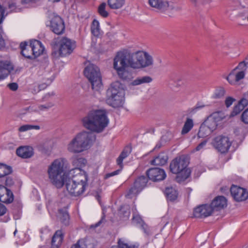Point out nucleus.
I'll use <instances>...</instances> for the list:
<instances>
[{
	"label": "nucleus",
	"instance_id": "f257e3e1",
	"mask_svg": "<svg viewBox=\"0 0 248 248\" xmlns=\"http://www.w3.org/2000/svg\"><path fill=\"white\" fill-rule=\"evenodd\" d=\"M66 162L63 158L55 159L48 167L49 178L57 188H62L65 184L66 189L71 196H78L85 191L87 184L66 181L67 175L63 173V167Z\"/></svg>",
	"mask_w": 248,
	"mask_h": 248
},
{
	"label": "nucleus",
	"instance_id": "f03ea898",
	"mask_svg": "<svg viewBox=\"0 0 248 248\" xmlns=\"http://www.w3.org/2000/svg\"><path fill=\"white\" fill-rule=\"evenodd\" d=\"M83 126L91 132L96 133L102 132L109 123L105 110H92L82 118Z\"/></svg>",
	"mask_w": 248,
	"mask_h": 248
},
{
	"label": "nucleus",
	"instance_id": "7ed1b4c3",
	"mask_svg": "<svg viewBox=\"0 0 248 248\" xmlns=\"http://www.w3.org/2000/svg\"><path fill=\"white\" fill-rule=\"evenodd\" d=\"M188 164V159L185 156L176 157L170 162V170L172 173L177 175V182H183L190 176L191 170L187 168Z\"/></svg>",
	"mask_w": 248,
	"mask_h": 248
},
{
	"label": "nucleus",
	"instance_id": "20e7f679",
	"mask_svg": "<svg viewBox=\"0 0 248 248\" xmlns=\"http://www.w3.org/2000/svg\"><path fill=\"white\" fill-rule=\"evenodd\" d=\"M95 140V136L92 132H82L70 142L68 150L72 153H80L87 149Z\"/></svg>",
	"mask_w": 248,
	"mask_h": 248
},
{
	"label": "nucleus",
	"instance_id": "39448f33",
	"mask_svg": "<svg viewBox=\"0 0 248 248\" xmlns=\"http://www.w3.org/2000/svg\"><path fill=\"white\" fill-rule=\"evenodd\" d=\"M106 94V103L110 106L116 108L123 105L124 101V91L119 82L111 83L107 90Z\"/></svg>",
	"mask_w": 248,
	"mask_h": 248
},
{
	"label": "nucleus",
	"instance_id": "423d86ee",
	"mask_svg": "<svg viewBox=\"0 0 248 248\" xmlns=\"http://www.w3.org/2000/svg\"><path fill=\"white\" fill-rule=\"evenodd\" d=\"M84 74L91 84L93 90L98 91L102 87V77L98 66L89 64L84 70Z\"/></svg>",
	"mask_w": 248,
	"mask_h": 248
},
{
	"label": "nucleus",
	"instance_id": "0eeeda50",
	"mask_svg": "<svg viewBox=\"0 0 248 248\" xmlns=\"http://www.w3.org/2000/svg\"><path fill=\"white\" fill-rule=\"evenodd\" d=\"M129 55L130 60H129V62L132 68L146 67L153 64V57L147 52L143 53L142 51L129 52Z\"/></svg>",
	"mask_w": 248,
	"mask_h": 248
},
{
	"label": "nucleus",
	"instance_id": "6e6552de",
	"mask_svg": "<svg viewBox=\"0 0 248 248\" xmlns=\"http://www.w3.org/2000/svg\"><path fill=\"white\" fill-rule=\"evenodd\" d=\"M55 46H58V51H53L52 55L53 57H56L57 53L60 57H64L71 54L74 49L76 47V42L67 37H62L58 43H55L54 48H55Z\"/></svg>",
	"mask_w": 248,
	"mask_h": 248
},
{
	"label": "nucleus",
	"instance_id": "1a4fd4ad",
	"mask_svg": "<svg viewBox=\"0 0 248 248\" xmlns=\"http://www.w3.org/2000/svg\"><path fill=\"white\" fill-rule=\"evenodd\" d=\"M129 51L127 50L118 51L113 59V68L115 70L119 69L121 71L122 69L128 67L132 68L129 62L130 59Z\"/></svg>",
	"mask_w": 248,
	"mask_h": 248
},
{
	"label": "nucleus",
	"instance_id": "9d476101",
	"mask_svg": "<svg viewBox=\"0 0 248 248\" xmlns=\"http://www.w3.org/2000/svg\"><path fill=\"white\" fill-rule=\"evenodd\" d=\"M50 30L57 35L62 34L65 31V24L63 19L55 13L49 15Z\"/></svg>",
	"mask_w": 248,
	"mask_h": 248
},
{
	"label": "nucleus",
	"instance_id": "9b49d317",
	"mask_svg": "<svg viewBox=\"0 0 248 248\" xmlns=\"http://www.w3.org/2000/svg\"><path fill=\"white\" fill-rule=\"evenodd\" d=\"M149 180L147 176L141 175L138 177L132 186L127 191L125 197L131 199L133 196L137 195L146 186Z\"/></svg>",
	"mask_w": 248,
	"mask_h": 248
},
{
	"label": "nucleus",
	"instance_id": "f8f14e48",
	"mask_svg": "<svg viewBox=\"0 0 248 248\" xmlns=\"http://www.w3.org/2000/svg\"><path fill=\"white\" fill-rule=\"evenodd\" d=\"M213 146L221 153L228 152L232 145L228 137L219 135L215 137L213 141Z\"/></svg>",
	"mask_w": 248,
	"mask_h": 248
},
{
	"label": "nucleus",
	"instance_id": "ddd939ff",
	"mask_svg": "<svg viewBox=\"0 0 248 248\" xmlns=\"http://www.w3.org/2000/svg\"><path fill=\"white\" fill-rule=\"evenodd\" d=\"M146 175L149 180L154 182L162 181L166 177L165 170L158 167L149 169L146 171Z\"/></svg>",
	"mask_w": 248,
	"mask_h": 248
},
{
	"label": "nucleus",
	"instance_id": "4468645a",
	"mask_svg": "<svg viewBox=\"0 0 248 248\" xmlns=\"http://www.w3.org/2000/svg\"><path fill=\"white\" fill-rule=\"evenodd\" d=\"M231 195L238 202L246 201L248 198V191L245 188L232 185L230 188Z\"/></svg>",
	"mask_w": 248,
	"mask_h": 248
},
{
	"label": "nucleus",
	"instance_id": "2eb2a0df",
	"mask_svg": "<svg viewBox=\"0 0 248 248\" xmlns=\"http://www.w3.org/2000/svg\"><path fill=\"white\" fill-rule=\"evenodd\" d=\"M213 211L211 206L208 204L200 205L195 208L193 211V216L196 218H205L212 215Z\"/></svg>",
	"mask_w": 248,
	"mask_h": 248
},
{
	"label": "nucleus",
	"instance_id": "dca6fc26",
	"mask_svg": "<svg viewBox=\"0 0 248 248\" xmlns=\"http://www.w3.org/2000/svg\"><path fill=\"white\" fill-rule=\"evenodd\" d=\"M209 205L213 212L218 211L226 207L227 200L223 196H217L213 200Z\"/></svg>",
	"mask_w": 248,
	"mask_h": 248
},
{
	"label": "nucleus",
	"instance_id": "f3484780",
	"mask_svg": "<svg viewBox=\"0 0 248 248\" xmlns=\"http://www.w3.org/2000/svg\"><path fill=\"white\" fill-rule=\"evenodd\" d=\"M14 70L13 66L8 61H3L0 57V80L6 78Z\"/></svg>",
	"mask_w": 248,
	"mask_h": 248
},
{
	"label": "nucleus",
	"instance_id": "a211bd4d",
	"mask_svg": "<svg viewBox=\"0 0 248 248\" xmlns=\"http://www.w3.org/2000/svg\"><path fill=\"white\" fill-rule=\"evenodd\" d=\"M77 172L76 174H72V178H70L67 177L66 181L87 184L88 175L84 171L80 170V171H76Z\"/></svg>",
	"mask_w": 248,
	"mask_h": 248
},
{
	"label": "nucleus",
	"instance_id": "6ab92c4d",
	"mask_svg": "<svg viewBox=\"0 0 248 248\" xmlns=\"http://www.w3.org/2000/svg\"><path fill=\"white\" fill-rule=\"evenodd\" d=\"M16 154L22 158H31L34 154L33 149L30 146H20L16 149Z\"/></svg>",
	"mask_w": 248,
	"mask_h": 248
},
{
	"label": "nucleus",
	"instance_id": "aec40b11",
	"mask_svg": "<svg viewBox=\"0 0 248 248\" xmlns=\"http://www.w3.org/2000/svg\"><path fill=\"white\" fill-rule=\"evenodd\" d=\"M19 46L21 49V54L23 57L30 60L34 59V57L32 54V50L31 43L28 45L27 42H22L20 44Z\"/></svg>",
	"mask_w": 248,
	"mask_h": 248
},
{
	"label": "nucleus",
	"instance_id": "412c9836",
	"mask_svg": "<svg viewBox=\"0 0 248 248\" xmlns=\"http://www.w3.org/2000/svg\"><path fill=\"white\" fill-rule=\"evenodd\" d=\"M87 162L86 160L83 157L72 158V164L74 168L70 170V174L76 173V171L82 170L81 168L83 167Z\"/></svg>",
	"mask_w": 248,
	"mask_h": 248
},
{
	"label": "nucleus",
	"instance_id": "4be33fe9",
	"mask_svg": "<svg viewBox=\"0 0 248 248\" xmlns=\"http://www.w3.org/2000/svg\"><path fill=\"white\" fill-rule=\"evenodd\" d=\"M30 42L32 50V54H33L35 59L43 53L44 47L40 41L34 40H31Z\"/></svg>",
	"mask_w": 248,
	"mask_h": 248
},
{
	"label": "nucleus",
	"instance_id": "5701e85b",
	"mask_svg": "<svg viewBox=\"0 0 248 248\" xmlns=\"http://www.w3.org/2000/svg\"><path fill=\"white\" fill-rule=\"evenodd\" d=\"M58 217L64 225L68 226L69 224L70 215L67 207H64L58 209Z\"/></svg>",
	"mask_w": 248,
	"mask_h": 248
},
{
	"label": "nucleus",
	"instance_id": "b1692460",
	"mask_svg": "<svg viewBox=\"0 0 248 248\" xmlns=\"http://www.w3.org/2000/svg\"><path fill=\"white\" fill-rule=\"evenodd\" d=\"M218 112H215L212 114L204 123L207 124L210 130L213 132L217 126V122L219 121L220 119L218 118Z\"/></svg>",
	"mask_w": 248,
	"mask_h": 248
},
{
	"label": "nucleus",
	"instance_id": "393cba45",
	"mask_svg": "<svg viewBox=\"0 0 248 248\" xmlns=\"http://www.w3.org/2000/svg\"><path fill=\"white\" fill-rule=\"evenodd\" d=\"M149 4L151 6L160 11L167 10L169 5L168 1L162 0H149Z\"/></svg>",
	"mask_w": 248,
	"mask_h": 248
},
{
	"label": "nucleus",
	"instance_id": "a878e982",
	"mask_svg": "<svg viewBox=\"0 0 248 248\" xmlns=\"http://www.w3.org/2000/svg\"><path fill=\"white\" fill-rule=\"evenodd\" d=\"M63 236L64 235L62 230H57L56 231L52 238V246L58 248L62 243L63 239Z\"/></svg>",
	"mask_w": 248,
	"mask_h": 248
},
{
	"label": "nucleus",
	"instance_id": "bb28decb",
	"mask_svg": "<svg viewBox=\"0 0 248 248\" xmlns=\"http://www.w3.org/2000/svg\"><path fill=\"white\" fill-rule=\"evenodd\" d=\"M168 159V155L164 153H161L151 160V164L153 165L163 166L167 163Z\"/></svg>",
	"mask_w": 248,
	"mask_h": 248
},
{
	"label": "nucleus",
	"instance_id": "cd10ccee",
	"mask_svg": "<svg viewBox=\"0 0 248 248\" xmlns=\"http://www.w3.org/2000/svg\"><path fill=\"white\" fill-rule=\"evenodd\" d=\"M77 244L79 248H94V246L93 239L89 238L80 239Z\"/></svg>",
	"mask_w": 248,
	"mask_h": 248
},
{
	"label": "nucleus",
	"instance_id": "c85d7f7f",
	"mask_svg": "<svg viewBox=\"0 0 248 248\" xmlns=\"http://www.w3.org/2000/svg\"><path fill=\"white\" fill-rule=\"evenodd\" d=\"M247 106L246 100L245 99H243V98H242L238 102V104L234 107L231 113L230 117H234L240 113Z\"/></svg>",
	"mask_w": 248,
	"mask_h": 248
},
{
	"label": "nucleus",
	"instance_id": "c756f323",
	"mask_svg": "<svg viewBox=\"0 0 248 248\" xmlns=\"http://www.w3.org/2000/svg\"><path fill=\"white\" fill-rule=\"evenodd\" d=\"M130 214V210L128 206H121L118 213L120 219L123 221L127 220Z\"/></svg>",
	"mask_w": 248,
	"mask_h": 248
},
{
	"label": "nucleus",
	"instance_id": "7c9ffc66",
	"mask_svg": "<svg viewBox=\"0 0 248 248\" xmlns=\"http://www.w3.org/2000/svg\"><path fill=\"white\" fill-rule=\"evenodd\" d=\"M117 72L119 78L123 80L130 81L133 78L132 74L131 72L126 70V68L115 70Z\"/></svg>",
	"mask_w": 248,
	"mask_h": 248
},
{
	"label": "nucleus",
	"instance_id": "2f4dec72",
	"mask_svg": "<svg viewBox=\"0 0 248 248\" xmlns=\"http://www.w3.org/2000/svg\"><path fill=\"white\" fill-rule=\"evenodd\" d=\"M208 126L207 124L204 123L201 125L198 133L199 138L206 137L212 133Z\"/></svg>",
	"mask_w": 248,
	"mask_h": 248
},
{
	"label": "nucleus",
	"instance_id": "473e14b6",
	"mask_svg": "<svg viewBox=\"0 0 248 248\" xmlns=\"http://www.w3.org/2000/svg\"><path fill=\"white\" fill-rule=\"evenodd\" d=\"M164 193L167 199L170 201H175L178 197L177 191L172 187L166 188Z\"/></svg>",
	"mask_w": 248,
	"mask_h": 248
},
{
	"label": "nucleus",
	"instance_id": "72a5a7b5",
	"mask_svg": "<svg viewBox=\"0 0 248 248\" xmlns=\"http://www.w3.org/2000/svg\"><path fill=\"white\" fill-rule=\"evenodd\" d=\"M108 5L111 9H121L125 4V0H108Z\"/></svg>",
	"mask_w": 248,
	"mask_h": 248
},
{
	"label": "nucleus",
	"instance_id": "f704fd0d",
	"mask_svg": "<svg viewBox=\"0 0 248 248\" xmlns=\"http://www.w3.org/2000/svg\"><path fill=\"white\" fill-rule=\"evenodd\" d=\"M152 78L150 76H146L142 77H138L131 83V85L132 86H137L144 83H149L152 82Z\"/></svg>",
	"mask_w": 248,
	"mask_h": 248
},
{
	"label": "nucleus",
	"instance_id": "c9c22d12",
	"mask_svg": "<svg viewBox=\"0 0 248 248\" xmlns=\"http://www.w3.org/2000/svg\"><path fill=\"white\" fill-rule=\"evenodd\" d=\"M14 197L13 192L10 190L6 194L0 196V202L5 203H10L14 201Z\"/></svg>",
	"mask_w": 248,
	"mask_h": 248
},
{
	"label": "nucleus",
	"instance_id": "e433bc0d",
	"mask_svg": "<svg viewBox=\"0 0 248 248\" xmlns=\"http://www.w3.org/2000/svg\"><path fill=\"white\" fill-rule=\"evenodd\" d=\"M13 171L11 166L0 163V178L11 174Z\"/></svg>",
	"mask_w": 248,
	"mask_h": 248
},
{
	"label": "nucleus",
	"instance_id": "4c0bfd02",
	"mask_svg": "<svg viewBox=\"0 0 248 248\" xmlns=\"http://www.w3.org/2000/svg\"><path fill=\"white\" fill-rule=\"evenodd\" d=\"M193 122L191 119L187 118L182 128L181 134L185 135L190 131L193 126Z\"/></svg>",
	"mask_w": 248,
	"mask_h": 248
},
{
	"label": "nucleus",
	"instance_id": "58836bf2",
	"mask_svg": "<svg viewBox=\"0 0 248 248\" xmlns=\"http://www.w3.org/2000/svg\"><path fill=\"white\" fill-rule=\"evenodd\" d=\"M100 26L99 22L94 19L91 25L92 33L95 36L98 37L100 35Z\"/></svg>",
	"mask_w": 248,
	"mask_h": 248
},
{
	"label": "nucleus",
	"instance_id": "ea45409f",
	"mask_svg": "<svg viewBox=\"0 0 248 248\" xmlns=\"http://www.w3.org/2000/svg\"><path fill=\"white\" fill-rule=\"evenodd\" d=\"M117 246H113L110 248H138L139 245H128L121 239H119Z\"/></svg>",
	"mask_w": 248,
	"mask_h": 248
},
{
	"label": "nucleus",
	"instance_id": "a19ab883",
	"mask_svg": "<svg viewBox=\"0 0 248 248\" xmlns=\"http://www.w3.org/2000/svg\"><path fill=\"white\" fill-rule=\"evenodd\" d=\"M206 106H208V105H204L201 102H198L194 108L188 109V113L190 115H193L195 114L198 110L202 109Z\"/></svg>",
	"mask_w": 248,
	"mask_h": 248
},
{
	"label": "nucleus",
	"instance_id": "79ce46f5",
	"mask_svg": "<svg viewBox=\"0 0 248 248\" xmlns=\"http://www.w3.org/2000/svg\"><path fill=\"white\" fill-rule=\"evenodd\" d=\"M225 93V90L223 87H218L215 91L213 97L216 99H219L223 97Z\"/></svg>",
	"mask_w": 248,
	"mask_h": 248
},
{
	"label": "nucleus",
	"instance_id": "37998d69",
	"mask_svg": "<svg viewBox=\"0 0 248 248\" xmlns=\"http://www.w3.org/2000/svg\"><path fill=\"white\" fill-rule=\"evenodd\" d=\"M106 3L102 2L98 8V12L103 17H107L108 16V13L106 10Z\"/></svg>",
	"mask_w": 248,
	"mask_h": 248
},
{
	"label": "nucleus",
	"instance_id": "c03bdc74",
	"mask_svg": "<svg viewBox=\"0 0 248 248\" xmlns=\"http://www.w3.org/2000/svg\"><path fill=\"white\" fill-rule=\"evenodd\" d=\"M33 129L38 130L40 129V126L39 125L25 124L21 126L19 128L18 130L20 132H24Z\"/></svg>",
	"mask_w": 248,
	"mask_h": 248
},
{
	"label": "nucleus",
	"instance_id": "a18cd8bd",
	"mask_svg": "<svg viewBox=\"0 0 248 248\" xmlns=\"http://www.w3.org/2000/svg\"><path fill=\"white\" fill-rule=\"evenodd\" d=\"M234 71L235 69L232 71L226 78L228 82L232 85L234 84L236 82V80H235Z\"/></svg>",
	"mask_w": 248,
	"mask_h": 248
},
{
	"label": "nucleus",
	"instance_id": "49530a36",
	"mask_svg": "<svg viewBox=\"0 0 248 248\" xmlns=\"http://www.w3.org/2000/svg\"><path fill=\"white\" fill-rule=\"evenodd\" d=\"M132 221L133 224L140 225L144 223L142 218L139 216H133Z\"/></svg>",
	"mask_w": 248,
	"mask_h": 248
},
{
	"label": "nucleus",
	"instance_id": "de8ad7c7",
	"mask_svg": "<svg viewBox=\"0 0 248 248\" xmlns=\"http://www.w3.org/2000/svg\"><path fill=\"white\" fill-rule=\"evenodd\" d=\"M241 120L245 124H248V108L246 109L242 114Z\"/></svg>",
	"mask_w": 248,
	"mask_h": 248
},
{
	"label": "nucleus",
	"instance_id": "09e8293b",
	"mask_svg": "<svg viewBox=\"0 0 248 248\" xmlns=\"http://www.w3.org/2000/svg\"><path fill=\"white\" fill-rule=\"evenodd\" d=\"M102 214H103V215L101 217V219L98 222L96 223L95 224L92 225L91 226V228H95L99 226L101 224L105 223V222L106 221V220H105L106 216H105V213L104 212H103Z\"/></svg>",
	"mask_w": 248,
	"mask_h": 248
},
{
	"label": "nucleus",
	"instance_id": "8fccbe9b",
	"mask_svg": "<svg viewBox=\"0 0 248 248\" xmlns=\"http://www.w3.org/2000/svg\"><path fill=\"white\" fill-rule=\"evenodd\" d=\"M140 227L143 230V232L147 235H149L150 234V230L148 225L144 222L141 225Z\"/></svg>",
	"mask_w": 248,
	"mask_h": 248
},
{
	"label": "nucleus",
	"instance_id": "3c124183",
	"mask_svg": "<svg viewBox=\"0 0 248 248\" xmlns=\"http://www.w3.org/2000/svg\"><path fill=\"white\" fill-rule=\"evenodd\" d=\"M235 80H236V82H238L241 79L244 78L245 77V73L244 71H242L238 72L236 74H235Z\"/></svg>",
	"mask_w": 248,
	"mask_h": 248
},
{
	"label": "nucleus",
	"instance_id": "603ef678",
	"mask_svg": "<svg viewBox=\"0 0 248 248\" xmlns=\"http://www.w3.org/2000/svg\"><path fill=\"white\" fill-rule=\"evenodd\" d=\"M121 170V169H118V170H116L115 171H114L113 172L107 173L104 176V179H108V178H109L110 177H112V176H113L114 175H117V174H118L119 173V172H120Z\"/></svg>",
	"mask_w": 248,
	"mask_h": 248
},
{
	"label": "nucleus",
	"instance_id": "864d4df0",
	"mask_svg": "<svg viewBox=\"0 0 248 248\" xmlns=\"http://www.w3.org/2000/svg\"><path fill=\"white\" fill-rule=\"evenodd\" d=\"M235 100V99L232 97H227L225 102L226 106L227 108L230 107Z\"/></svg>",
	"mask_w": 248,
	"mask_h": 248
},
{
	"label": "nucleus",
	"instance_id": "5fc2aeb1",
	"mask_svg": "<svg viewBox=\"0 0 248 248\" xmlns=\"http://www.w3.org/2000/svg\"><path fill=\"white\" fill-rule=\"evenodd\" d=\"M14 184V182L13 179L10 177H6V179L5 180V185L8 186H11Z\"/></svg>",
	"mask_w": 248,
	"mask_h": 248
},
{
	"label": "nucleus",
	"instance_id": "6e6d98bb",
	"mask_svg": "<svg viewBox=\"0 0 248 248\" xmlns=\"http://www.w3.org/2000/svg\"><path fill=\"white\" fill-rule=\"evenodd\" d=\"M7 210L5 206L0 203V216H3L6 213Z\"/></svg>",
	"mask_w": 248,
	"mask_h": 248
},
{
	"label": "nucleus",
	"instance_id": "4d7b16f0",
	"mask_svg": "<svg viewBox=\"0 0 248 248\" xmlns=\"http://www.w3.org/2000/svg\"><path fill=\"white\" fill-rule=\"evenodd\" d=\"M8 86L9 88V89L13 91H15L17 90L18 89L17 84L15 82L9 84L8 85Z\"/></svg>",
	"mask_w": 248,
	"mask_h": 248
},
{
	"label": "nucleus",
	"instance_id": "13d9d810",
	"mask_svg": "<svg viewBox=\"0 0 248 248\" xmlns=\"http://www.w3.org/2000/svg\"><path fill=\"white\" fill-rule=\"evenodd\" d=\"M53 106V104L51 103H49L46 105H41L39 107V108L40 110H44L45 109H48Z\"/></svg>",
	"mask_w": 248,
	"mask_h": 248
},
{
	"label": "nucleus",
	"instance_id": "bf43d9fd",
	"mask_svg": "<svg viewBox=\"0 0 248 248\" xmlns=\"http://www.w3.org/2000/svg\"><path fill=\"white\" fill-rule=\"evenodd\" d=\"M10 189H8L7 187L3 186L0 185V196L6 193Z\"/></svg>",
	"mask_w": 248,
	"mask_h": 248
},
{
	"label": "nucleus",
	"instance_id": "052dcab7",
	"mask_svg": "<svg viewBox=\"0 0 248 248\" xmlns=\"http://www.w3.org/2000/svg\"><path fill=\"white\" fill-rule=\"evenodd\" d=\"M5 43L1 32L0 31V49L5 46Z\"/></svg>",
	"mask_w": 248,
	"mask_h": 248
},
{
	"label": "nucleus",
	"instance_id": "680f3d73",
	"mask_svg": "<svg viewBox=\"0 0 248 248\" xmlns=\"http://www.w3.org/2000/svg\"><path fill=\"white\" fill-rule=\"evenodd\" d=\"M206 142H207L206 140H204V141H202V142H201L196 147V151L200 150L201 149H202L203 148V146H204L206 145Z\"/></svg>",
	"mask_w": 248,
	"mask_h": 248
},
{
	"label": "nucleus",
	"instance_id": "e2e57ef3",
	"mask_svg": "<svg viewBox=\"0 0 248 248\" xmlns=\"http://www.w3.org/2000/svg\"><path fill=\"white\" fill-rule=\"evenodd\" d=\"M40 0H21V2L22 4H27L29 3H36Z\"/></svg>",
	"mask_w": 248,
	"mask_h": 248
},
{
	"label": "nucleus",
	"instance_id": "0e129e2a",
	"mask_svg": "<svg viewBox=\"0 0 248 248\" xmlns=\"http://www.w3.org/2000/svg\"><path fill=\"white\" fill-rule=\"evenodd\" d=\"M124 159V158H123L122 156H120V155L117 159V163L121 168L122 167L123 161Z\"/></svg>",
	"mask_w": 248,
	"mask_h": 248
},
{
	"label": "nucleus",
	"instance_id": "69168bd1",
	"mask_svg": "<svg viewBox=\"0 0 248 248\" xmlns=\"http://www.w3.org/2000/svg\"><path fill=\"white\" fill-rule=\"evenodd\" d=\"M132 148L131 146H126L124 149L123 150V151L125 153H126L128 155H129L130 153L131 152Z\"/></svg>",
	"mask_w": 248,
	"mask_h": 248
},
{
	"label": "nucleus",
	"instance_id": "338daca9",
	"mask_svg": "<svg viewBox=\"0 0 248 248\" xmlns=\"http://www.w3.org/2000/svg\"><path fill=\"white\" fill-rule=\"evenodd\" d=\"M8 8L11 10V11H14L16 9V3L14 2L9 3L8 5Z\"/></svg>",
	"mask_w": 248,
	"mask_h": 248
},
{
	"label": "nucleus",
	"instance_id": "774afa93",
	"mask_svg": "<svg viewBox=\"0 0 248 248\" xmlns=\"http://www.w3.org/2000/svg\"><path fill=\"white\" fill-rule=\"evenodd\" d=\"M243 99H246L247 102V105L248 104V91L244 94Z\"/></svg>",
	"mask_w": 248,
	"mask_h": 248
}]
</instances>
